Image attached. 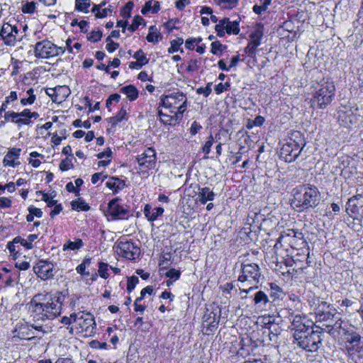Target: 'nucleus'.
I'll use <instances>...</instances> for the list:
<instances>
[{
	"instance_id": "e2e57ef3",
	"label": "nucleus",
	"mask_w": 363,
	"mask_h": 363,
	"mask_svg": "<svg viewBox=\"0 0 363 363\" xmlns=\"http://www.w3.org/2000/svg\"><path fill=\"white\" fill-rule=\"evenodd\" d=\"M201 129L202 126L196 121H194L190 127V133L191 135H195Z\"/></svg>"
},
{
	"instance_id": "de8ad7c7",
	"label": "nucleus",
	"mask_w": 363,
	"mask_h": 363,
	"mask_svg": "<svg viewBox=\"0 0 363 363\" xmlns=\"http://www.w3.org/2000/svg\"><path fill=\"white\" fill-rule=\"evenodd\" d=\"M38 238V235L30 234L22 241V245L26 249H32L33 247V242Z\"/></svg>"
},
{
	"instance_id": "0eeeda50",
	"label": "nucleus",
	"mask_w": 363,
	"mask_h": 363,
	"mask_svg": "<svg viewBox=\"0 0 363 363\" xmlns=\"http://www.w3.org/2000/svg\"><path fill=\"white\" fill-rule=\"evenodd\" d=\"M262 273L259 267L255 263L242 264L241 273L238 281L241 293L248 294L255 289L258 288Z\"/></svg>"
},
{
	"instance_id": "5701e85b",
	"label": "nucleus",
	"mask_w": 363,
	"mask_h": 363,
	"mask_svg": "<svg viewBox=\"0 0 363 363\" xmlns=\"http://www.w3.org/2000/svg\"><path fill=\"white\" fill-rule=\"evenodd\" d=\"M343 330L345 347H351L352 345H357L363 342L360 334L354 328L350 327L347 329H343Z\"/></svg>"
},
{
	"instance_id": "338daca9",
	"label": "nucleus",
	"mask_w": 363,
	"mask_h": 363,
	"mask_svg": "<svg viewBox=\"0 0 363 363\" xmlns=\"http://www.w3.org/2000/svg\"><path fill=\"white\" fill-rule=\"evenodd\" d=\"M235 288V286L233 283H226L220 286V289L224 294H229L230 291Z\"/></svg>"
},
{
	"instance_id": "f704fd0d",
	"label": "nucleus",
	"mask_w": 363,
	"mask_h": 363,
	"mask_svg": "<svg viewBox=\"0 0 363 363\" xmlns=\"http://www.w3.org/2000/svg\"><path fill=\"white\" fill-rule=\"evenodd\" d=\"M72 208L77 211H88L90 209L89 205L81 198L71 202Z\"/></svg>"
},
{
	"instance_id": "7c9ffc66",
	"label": "nucleus",
	"mask_w": 363,
	"mask_h": 363,
	"mask_svg": "<svg viewBox=\"0 0 363 363\" xmlns=\"http://www.w3.org/2000/svg\"><path fill=\"white\" fill-rule=\"evenodd\" d=\"M84 246L81 238H74L73 240H67L62 246L63 251H77Z\"/></svg>"
},
{
	"instance_id": "680f3d73",
	"label": "nucleus",
	"mask_w": 363,
	"mask_h": 363,
	"mask_svg": "<svg viewBox=\"0 0 363 363\" xmlns=\"http://www.w3.org/2000/svg\"><path fill=\"white\" fill-rule=\"evenodd\" d=\"M90 347L93 349L106 350L108 345L106 342H101L97 340H92L90 342Z\"/></svg>"
},
{
	"instance_id": "864d4df0",
	"label": "nucleus",
	"mask_w": 363,
	"mask_h": 363,
	"mask_svg": "<svg viewBox=\"0 0 363 363\" xmlns=\"http://www.w3.org/2000/svg\"><path fill=\"white\" fill-rule=\"evenodd\" d=\"M165 276L173 281H177L180 278L181 272L179 270L172 268L165 273Z\"/></svg>"
},
{
	"instance_id": "f8f14e48",
	"label": "nucleus",
	"mask_w": 363,
	"mask_h": 363,
	"mask_svg": "<svg viewBox=\"0 0 363 363\" xmlns=\"http://www.w3.org/2000/svg\"><path fill=\"white\" fill-rule=\"evenodd\" d=\"M358 108L350 106H341L337 111V120L340 125L352 128L359 121Z\"/></svg>"
},
{
	"instance_id": "4c0bfd02",
	"label": "nucleus",
	"mask_w": 363,
	"mask_h": 363,
	"mask_svg": "<svg viewBox=\"0 0 363 363\" xmlns=\"http://www.w3.org/2000/svg\"><path fill=\"white\" fill-rule=\"evenodd\" d=\"M184 43L182 38H177L171 41V46L168 48L169 53H174L179 50L180 46Z\"/></svg>"
},
{
	"instance_id": "cd10ccee",
	"label": "nucleus",
	"mask_w": 363,
	"mask_h": 363,
	"mask_svg": "<svg viewBox=\"0 0 363 363\" xmlns=\"http://www.w3.org/2000/svg\"><path fill=\"white\" fill-rule=\"evenodd\" d=\"M53 91L52 101L57 103H61L65 101L70 94V90L67 86H58Z\"/></svg>"
},
{
	"instance_id": "052dcab7",
	"label": "nucleus",
	"mask_w": 363,
	"mask_h": 363,
	"mask_svg": "<svg viewBox=\"0 0 363 363\" xmlns=\"http://www.w3.org/2000/svg\"><path fill=\"white\" fill-rule=\"evenodd\" d=\"M164 208L162 207H156L153 208L152 212L151 222L156 220L158 217L164 213Z\"/></svg>"
},
{
	"instance_id": "a211bd4d",
	"label": "nucleus",
	"mask_w": 363,
	"mask_h": 363,
	"mask_svg": "<svg viewBox=\"0 0 363 363\" xmlns=\"http://www.w3.org/2000/svg\"><path fill=\"white\" fill-rule=\"evenodd\" d=\"M121 199L115 198L108 202V212L114 219H121L124 217L127 213V208L121 203Z\"/></svg>"
},
{
	"instance_id": "f3484780",
	"label": "nucleus",
	"mask_w": 363,
	"mask_h": 363,
	"mask_svg": "<svg viewBox=\"0 0 363 363\" xmlns=\"http://www.w3.org/2000/svg\"><path fill=\"white\" fill-rule=\"evenodd\" d=\"M35 273L41 279H48L54 276V264L48 260L40 259L33 267Z\"/></svg>"
},
{
	"instance_id": "09e8293b",
	"label": "nucleus",
	"mask_w": 363,
	"mask_h": 363,
	"mask_svg": "<svg viewBox=\"0 0 363 363\" xmlns=\"http://www.w3.org/2000/svg\"><path fill=\"white\" fill-rule=\"evenodd\" d=\"M108 264L104 262H100L99 264L98 272L101 278L107 279L109 276L108 273Z\"/></svg>"
},
{
	"instance_id": "6e6d98bb",
	"label": "nucleus",
	"mask_w": 363,
	"mask_h": 363,
	"mask_svg": "<svg viewBox=\"0 0 363 363\" xmlns=\"http://www.w3.org/2000/svg\"><path fill=\"white\" fill-rule=\"evenodd\" d=\"M35 4L33 1L26 2L22 6V11L25 13H33L35 11Z\"/></svg>"
},
{
	"instance_id": "423d86ee",
	"label": "nucleus",
	"mask_w": 363,
	"mask_h": 363,
	"mask_svg": "<svg viewBox=\"0 0 363 363\" xmlns=\"http://www.w3.org/2000/svg\"><path fill=\"white\" fill-rule=\"evenodd\" d=\"M52 331V326L50 324L34 322L29 323L24 320L18 322L13 330V341L17 340H31L38 334H48Z\"/></svg>"
},
{
	"instance_id": "c9c22d12",
	"label": "nucleus",
	"mask_w": 363,
	"mask_h": 363,
	"mask_svg": "<svg viewBox=\"0 0 363 363\" xmlns=\"http://www.w3.org/2000/svg\"><path fill=\"white\" fill-rule=\"evenodd\" d=\"M6 122H11L17 125L18 128L21 127V123L24 121H21L18 118V112L15 111H6L4 116Z\"/></svg>"
},
{
	"instance_id": "13d9d810",
	"label": "nucleus",
	"mask_w": 363,
	"mask_h": 363,
	"mask_svg": "<svg viewBox=\"0 0 363 363\" xmlns=\"http://www.w3.org/2000/svg\"><path fill=\"white\" fill-rule=\"evenodd\" d=\"M73 164L72 163L71 160L68 158H65V160H62L60 164V169L62 171H67L72 168Z\"/></svg>"
},
{
	"instance_id": "412c9836",
	"label": "nucleus",
	"mask_w": 363,
	"mask_h": 363,
	"mask_svg": "<svg viewBox=\"0 0 363 363\" xmlns=\"http://www.w3.org/2000/svg\"><path fill=\"white\" fill-rule=\"evenodd\" d=\"M345 350L350 360L354 363H363V342L351 347H345Z\"/></svg>"
},
{
	"instance_id": "774afa93",
	"label": "nucleus",
	"mask_w": 363,
	"mask_h": 363,
	"mask_svg": "<svg viewBox=\"0 0 363 363\" xmlns=\"http://www.w3.org/2000/svg\"><path fill=\"white\" fill-rule=\"evenodd\" d=\"M197 60H191L188 62V65L186 67V70L188 72H194L196 71L199 69L198 65H197Z\"/></svg>"
},
{
	"instance_id": "c03bdc74",
	"label": "nucleus",
	"mask_w": 363,
	"mask_h": 363,
	"mask_svg": "<svg viewBox=\"0 0 363 363\" xmlns=\"http://www.w3.org/2000/svg\"><path fill=\"white\" fill-rule=\"evenodd\" d=\"M134 6V4L132 1H128L126 4L122 8L121 14L123 18H128L130 17L131 11Z\"/></svg>"
},
{
	"instance_id": "2f4dec72",
	"label": "nucleus",
	"mask_w": 363,
	"mask_h": 363,
	"mask_svg": "<svg viewBox=\"0 0 363 363\" xmlns=\"http://www.w3.org/2000/svg\"><path fill=\"white\" fill-rule=\"evenodd\" d=\"M120 91L125 94L127 98L131 101H135L138 97V91L136 87L132 84L123 86Z\"/></svg>"
},
{
	"instance_id": "a19ab883",
	"label": "nucleus",
	"mask_w": 363,
	"mask_h": 363,
	"mask_svg": "<svg viewBox=\"0 0 363 363\" xmlns=\"http://www.w3.org/2000/svg\"><path fill=\"white\" fill-rule=\"evenodd\" d=\"M77 313H72L69 316H63L61 318L60 322L67 325V329L69 330V327H72L74 325L75 323V318H76Z\"/></svg>"
},
{
	"instance_id": "8fccbe9b",
	"label": "nucleus",
	"mask_w": 363,
	"mask_h": 363,
	"mask_svg": "<svg viewBox=\"0 0 363 363\" xmlns=\"http://www.w3.org/2000/svg\"><path fill=\"white\" fill-rule=\"evenodd\" d=\"M270 289L272 291L271 296L274 298V300L279 298L281 294L283 293L282 289L274 283L270 284Z\"/></svg>"
},
{
	"instance_id": "a18cd8bd",
	"label": "nucleus",
	"mask_w": 363,
	"mask_h": 363,
	"mask_svg": "<svg viewBox=\"0 0 363 363\" xmlns=\"http://www.w3.org/2000/svg\"><path fill=\"white\" fill-rule=\"evenodd\" d=\"M240 32L239 22L237 21H230L227 28L228 34L238 35Z\"/></svg>"
},
{
	"instance_id": "c756f323",
	"label": "nucleus",
	"mask_w": 363,
	"mask_h": 363,
	"mask_svg": "<svg viewBox=\"0 0 363 363\" xmlns=\"http://www.w3.org/2000/svg\"><path fill=\"white\" fill-rule=\"evenodd\" d=\"M106 187L111 189L114 194L118 193L125 186V181L119 178L112 177L106 183Z\"/></svg>"
},
{
	"instance_id": "393cba45",
	"label": "nucleus",
	"mask_w": 363,
	"mask_h": 363,
	"mask_svg": "<svg viewBox=\"0 0 363 363\" xmlns=\"http://www.w3.org/2000/svg\"><path fill=\"white\" fill-rule=\"evenodd\" d=\"M128 109V108L127 105H123L122 107L121 108L120 111H118V113L115 116L111 117L108 119V122L111 125V128L107 129L108 133H111V132L114 133L116 130L115 128L119 123H121L123 121L128 120V117H127Z\"/></svg>"
},
{
	"instance_id": "5fc2aeb1",
	"label": "nucleus",
	"mask_w": 363,
	"mask_h": 363,
	"mask_svg": "<svg viewBox=\"0 0 363 363\" xmlns=\"http://www.w3.org/2000/svg\"><path fill=\"white\" fill-rule=\"evenodd\" d=\"M90 263H91L90 259H87V258L84 259L83 260V262L77 267V268H76L77 272L81 275L86 274L85 269H86V265H89ZM86 274H88V273H86Z\"/></svg>"
},
{
	"instance_id": "72a5a7b5",
	"label": "nucleus",
	"mask_w": 363,
	"mask_h": 363,
	"mask_svg": "<svg viewBox=\"0 0 363 363\" xmlns=\"http://www.w3.org/2000/svg\"><path fill=\"white\" fill-rule=\"evenodd\" d=\"M162 36L155 26H151L149 28V32L146 37L149 43H157L161 39Z\"/></svg>"
},
{
	"instance_id": "20e7f679",
	"label": "nucleus",
	"mask_w": 363,
	"mask_h": 363,
	"mask_svg": "<svg viewBox=\"0 0 363 363\" xmlns=\"http://www.w3.org/2000/svg\"><path fill=\"white\" fill-rule=\"evenodd\" d=\"M321 199L318 189L311 184L301 185L294 189V199L292 204L299 211L315 208L320 203Z\"/></svg>"
},
{
	"instance_id": "58836bf2",
	"label": "nucleus",
	"mask_w": 363,
	"mask_h": 363,
	"mask_svg": "<svg viewBox=\"0 0 363 363\" xmlns=\"http://www.w3.org/2000/svg\"><path fill=\"white\" fill-rule=\"evenodd\" d=\"M213 136L212 134H211L207 140L206 141L205 144L202 147V151L205 154L204 158H208V155L211 152V147L213 144Z\"/></svg>"
},
{
	"instance_id": "bf43d9fd",
	"label": "nucleus",
	"mask_w": 363,
	"mask_h": 363,
	"mask_svg": "<svg viewBox=\"0 0 363 363\" xmlns=\"http://www.w3.org/2000/svg\"><path fill=\"white\" fill-rule=\"evenodd\" d=\"M230 86V84L228 82H225V84L219 83L215 86V91L216 94H220L225 91H227Z\"/></svg>"
},
{
	"instance_id": "f03ea898",
	"label": "nucleus",
	"mask_w": 363,
	"mask_h": 363,
	"mask_svg": "<svg viewBox=\"0 0 363 363\" xmlns=\"http://www.w3.org/2000/svg\"><path fill=\"white\" fill-rule=\"evenodd\" d=\"M314 323L305 315H296L291 323L294 344L306 352H315L322 345L321 332L313 330Z\"/></svg>"
},
{
	"instance_id": "0e129e2a",
	"label": "nucleus",
	"mask_w": 363,
	"mask_h": 363,
	"mask_svg": "<svg viewBox=\"0 0 363 363\" xmlns=\"http://www.w3.org/2000/svg\"><path fill=\"white\" fill-rule=\"evenodd\" d=\"M96 156L99 159H102L104 157L110 159L112 156V151L111 148L107 147L104 151L98 153Z\"/></svg>"
},
{
	"instance_id": "4be33fe9",
	"label": "nucleus",
	"mask_w": 363,
	"mask_h": 363,
	"mask_svg": "<svg viewBox=\"0 0 363 363\" xmlns=\"http://www.w3.org/2000/svg\"><path fill=\"white\" fill-rule=\"evenodd\" d=\"M250 40L245 47L244 51L250 57H255V51L258 46L261 44L262 34L258 31L250 34Z\"/></svg>"
},
{
	"instance_id": "dca6fc26",
	"label": "nucleus",
	"mask_w": 363,
	"mask_h": 363,
	"mask_svg": "<svg viewBox=\"0 0 363 363\" xmlns=\"http://www.w3.org/2000/svg\"><path fill=\"white\" fill-rule=\"evenodd\" d=\"M117 253L121 257L133 260L139 257L140 250L131 241H121L117 246Z\"/></svg>"
},
{
	"instance_id": "2eb2a0df",
	"label": "nucleus",
	"mask_w": 363,
	"mask_h": 363,
	"mask_svg": "<svg viewBox=\"0 0 363 363\" xmlns=\"http://www.w3.org/2000/svg\"><path fill=\"white\" fill-rule=\"evenodd\" d=\"M221 315V310L216 307L212 311L207 310L203 318V326L206 328V333L215 332L217 329Z\"/></svg>"
},
{
	"instance_id": "f257e3e1",
	"label": "nucleus",
	"mask_w": 363,
	"mask_h": 363,
	"mask_svg": "<svg viewBox=\"0 0 363 363\" xmlns=\"http://www.w3.org/2000/svg\"><path fill=\"white\" fill-rule=\"evenodd\" d=\"M65 296L59 292L39 293L26 305L33 321L42 323L54 320L61 314Z\"/></svg>"
},
{
	"instance_id": "6e6552de",
	"label": "nucleus",
	"mask_w": 363,
	"mask_h": 363,
	"mask_svg": "<svg viewBox=\"0 0 363 363\" xmlns=\"http://www.w3.org/2000/svg\"><path fill=\"white\" fill-rule=\"evenodd\" d=\"M187 97L182 92H174L168 95H162L160 98V107L171 114H177L182 118L186 110Z\"/></svg>"
},
{
	"instance_id": "4468645a",
	"label": "nucleus",
	"mask_w": 363,
	"mask_h": 363,
	"mask_svg": "<svg viewBox=\"0 0 363 363\" xmlns=\"http://www.w3.org/2000/svg\"><path fill=\"white\" fill-rule=\"evenodd\" d=\"M22 35L19 33L16 26L10 23H4L0 30V40L8 46H14L17 42L21 41Z\"/></svg>"
},
{
	"instance_id": "473e14b6",
	"label": "nucleus",
	"mask_w": 363,
	"mask_h": 363,
	"mask_svg": "<svg viewBox=\"0 0 363 363\" xmlns=\"http://www.w3.org/2000/svg\"><path fill=\"white\" fill-rule=\"evenodd\" d=\"M229 23L230 19L228 18H223L218 21V23L216 24L215 27L218 37L222 38L225 35V33H227V28Z\"/></svg>"
},
{
	"instance_id": "69168bd1",
	"label": "nucleus",
	"mask_w": 363,
	"mask_h": 363,
	"mask_svg": "<svg viewBox=\"0 0 363 363\" xmlns=\"http://www.w3.org/2000/svg\"><path fill=\"white\" fill-rule=\"evenodd\" d=\"M73 124L75 127L83 126L84 128H85L86 129H88L91 127V122L89 120H86V121H84L82 122L81 120L77 119L74 121Z\"/></svg>"
},
{
	"instance_id": "1a4fd4ad",
	"label": "nucleus",
	"mask_w": 363,
	"mask_h": 363,
	"mask_svg": "<svg viewBox=\"0 0 363 363\" xmlns=\"http://www.w3.org/2000/svg\"><path fill=\"white\" fill-rule=\"evenodd\" d=\"M96 323L94 316L89 313L79 311L76 314L74 325L69 327V333L73 335L81 334L84 337L93 336L96 331Z\"/></svg>"
},
{
	"instance_id": "aec40b11",
	"label": "nucleus",
	"mask_w": 363,
	"mask_h": 363,
	"mask_svg": "<svg viewBox=\"0 0 363 363\" xmlns=\"http://www.w3.org/2000/svg\"><path fill=\"white\" fill-rule=\"evenodd\" d=\"M363 213V189H357V194L349 199L347 203V211L357 214L360 211Z\"/></svg>"
},
{
	"instance_id": "b1692460",
	"label": "nucleus",
	"mask_w": 363,
	"mask_h": 363,
	"mask_svg": "<svg viewBox=\"0 0 363 363\" xmlns=\"http://www.w3.org/2000/svg\"><path fill=\"white\" fill-rule=\"evenodd\" d=\"M21 152V149L20 148H10L3 160L4 165L5 167H16V166H18L20 164V162H16V160H17L19 158Z\"/></svg>"
},
{
	"instance_id": "a878e982",
	"label": "nucleus",
	"mask_w": 363,
	"mask_h": 363,
	"mask_svg": "<svg viewBox=\"0 0 363 363\" xmlns=\"http://www.w3.org/2000/svg\"><path fill=\"white\" fill-rule=\"evenodd\" d=\"M158 115L162 123L165 125H173L177 121L182 118L179 117L177 114H171L168 111H164L162 107L159 106Z\"/></svg>"
},
{
	"instance_id": "79ce46f5",
	"label": "nucleus",
	"mask_w": 363,
	"mask_h": 363,
	"mask_svg": "<svg viewBox=\"0 0 363 363\" xmlns=\"http://www.w3.org/2000/svg\"><path fill=\"white\" fill-rule=\"evenodd\" d=\"M90 6V0H76L75 6L77 10L86 13Z\"/></svg>"
},
{
	"instance_id": "7ed1b4c3",
	"label": "nucleus",
	"mask_w": 363,
	"mask_h": 363,
	"mask_svg": "<svg viewBox=\"0 0 363 363\" xmlns=\"http://www.w3.org/2000/svg\"><path fill=\"white\" fill-rule=\"evenodd\" d=\"M316 323L315 328L320 329L328 333H333V330L342 328L340 314L336 308L325 301H321L315 309Z\"/></svg>"
},
{
	"instance_id": "39448f33",
	"label": "nucleus",
	"mask_w": 363,
	"mask_h": 363,
	"mask_svg": "<svg viewBox=\"0 0 363 363\" xmlns=\"http://www.w3.org/2000/svg\"><path fill=\"white\" fill-rule=\"evenodd\" d=\"M311 106L320 109L325 108L335 96V86L333 81L323 79L313 86Z\"/></svg>"
},
{
	"instance_id": "603ef678",
	"label": "nucleus",
	"mask_w": 363,
	"mask_h": 363,
	"mask_svg": "<svg viewBox=\"0 0 363 363\" xmlns=\"http://www.w3.org/2000/svg\"><path fill=\"white\" fill-rule=\"evenodd\" d=\"M102 37V32L99 30H92L89 36L87 37L88 40L92 43H96L101 40Z\"/></svg>"
},
{
	"instance_id": "ea45409f",
	"label": "nucleus",
	"mask_w": 363,
	"mask_h": 363,
	"mask_svg": "<svg viewBox=\"0 0 363 363\" xmlns=\"http://www.w3.org/2000/svg\"><path fill=\"white\" fill-rule=\"evenodd\" d=\"M218 5L223 9H233L238 4V0H214Z\"/></svg>"
},
{
	"instance_id": "3c124183",
	"label": "nucleus",
	"mask_w": 363,
	"mask_h": 363,
	"mask_svg": "<svg viewBox=\"0 0 363 363\" xmlns=\"http://www.w3.org/2000/svg\"><path fill=\"white\" fill-rule=\"evenodd\" d=\"M139 279L136 276H132L128 279L127 282V291L130 293L134 289L135 286L138 284Z\"/></svg>"
},
{
	"instance_id": "49530a36",
	"label": "nucleus",
	"mask_w": 363,
	"mask_h": 363,
	"mask_svg": "<svg viewBox=\"0 0 363 363\" xmlns=\"http://www.w3.org/2000/svg\"><path fill=\"white\" fill-rule=\"evenodd\" d=\"M211 52L213 55H219L220 54L226 47L222 45L219 41L213 42L211 45Z\"/></svg>"
},
{
	"instance_id": "9b49d317",
	"label": "nucleus",
	"mask_w": 363,
	"mask_h": 363,
	"mask_svg": "<svg viewBox=\"0 0 363 363\" xmlns=\"http://www.w3.org/2000/svg\"><path fill=\"white\" fill-rule=\"evenodd\" d=\"M65 48L57 46L48 39L38 41L33 48L34 55L36 58L45 60L62 55L65 53Z\"/></svg>"
},
{
	"instance_id": "6ab92c4d",
	"label": "nucleus",
	"mask_w": 363,
	"mask_h": 363,
	"mask_svg": "<svg viewBox=\"0 0 363 363\" xmlns=\"http://www.w3.org/2000/svg\"><path fill=\"white\" fill-rule=\"evenodd\" d=\"M303 238V235L301 232L294 229H287L281 232L279 238L277 239L275 246H277L278 244L282 245V242L288 243L289 245H292L296 243V240H301Z\"/></svg>"
},
{
	"instance_id": "37998d69",
	"label": "nucleus",
	"mask_w": 363,
	"mask_h": 363,
	"mask_svg": "<svg viewBox=\"0 0 363 363\" xmlns=\"http://www.w3.org/2000/svg\"><path fill=\"white\" fill-rule=\"evenodd\" d=\"M133 57L143 66L147 65L149 62V60L141 49L135 52Z\"/></svg>"
},
{
	"instance_id": "4d7b16f0",
	"label": "nucleus",
	"mask_w": 363,
	"mask_h": 363,
	"mask_svg": "<svg viewBox=\"0 0 363 363\" xmlns=\"http://www.w3.org/2000/svg\"><path fill=\"white\" fill-rule=\"evenodd\" d=\"M211 84H212V83L209 82L207 84V85L205 87L201 86V87L198 88L196 89V93L198 94H203L205 97L208 96L212 91Z\"/></svg>"
},
{
	"instance_id": "9d476101",
	"label": "nucleus",
	"mask_w": 363,
	"mask_h": 363,
	"mask_svg": "<svg viewBox=\"0 0 363 363\" xmlns=\"http://www.w3.org/2000/svg\"><path fill=\"white\" fill-rule=\"evenodd\" d=\"M305 146V141L300 132L292 134L280 150V157L286 162H294Z\"/></svg>"
},
{
	"instance_id": "ddd939ff",
	"label": "nucleus",
	"mask_w": 363,
	"mask_h": 363,
	"mask_svg": "<svg viewBox=\"0 0 363 363\" xmlns=\"http://www.w3.org/2000/svg\"><path fill=\"white\" fill-rule=\"evenodd\" d=\"M138 169L140 173H147L149 170L155 168L156 165V152L152 147L146 148L136 157Z\"/></svg>"
},
{
	"instance_id": "c85d7f7f",
	"label": "nucleus",
	"mask_w": 363,
	"mask_h": 363,
	"mask_svg": "<svg viewBox=\"0 0 363 363\" xmlns=\"http://www.w3.org/2000/svg\"><path fill=\"white\" fill-rule=\"evenodd\" d=\"M39 114L38 112H31L30 109L25 108L21 112H18V118L19 120L25 121L21 123V127L23 125H29L31 124V118H38Z\"/></svg>"
},
{
	"instance_id": "bb28decb",
	"label": "nucleus",
	"mask_w": 363,
	"mask_h": 363,
	"mask_svg": "<svg viewBox=\"0 0 363 363\" xmlns=\"http://www.w3.org/2000/svg\"><path fill=\"white\" fill-rule=\"evenodd\" d=\"M198 201L201 204H206L208 201H212L214 200L215 194L211 190L209 187L199 188Z\"/></svg>"
},
{
	"instance_id": "e433bc0d",
	"label": "nucleus",
	"mask_w": 363,
	"mask_h": 363,
	"mask_svg": "<svg viewBox=\"0 0 363 363\" xmlns=\"http://www.w3.org/2000/svg\"><path fill=\"white\" fill-rule=\"evenodd\" d=\"M269 302V298L267 295L262 291H257L254 298V303L259 306H266Z\"/></svg>"
}]
</instances>
